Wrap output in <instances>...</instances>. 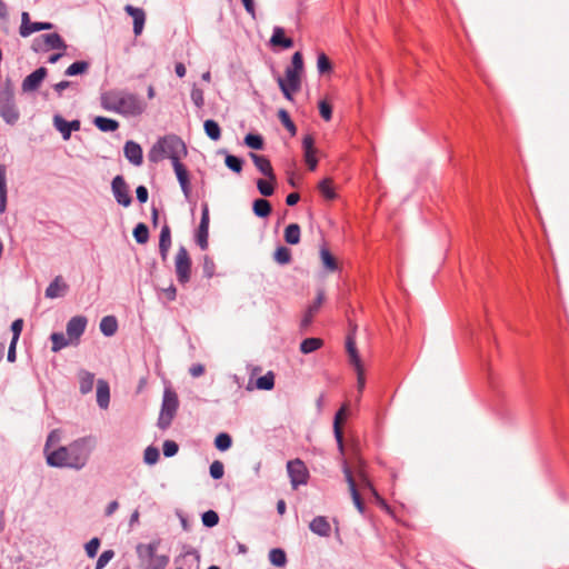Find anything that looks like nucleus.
Segmentation results:
<instances>
[{"instance_id":"f257e3e1","label":"nucleus","mask_w":569,"mask_h":569,"mask_svg":"<svg viewBox=\"0 0 569 569\" xmlns=\"http://www.w3.org/2000/svg\"><path fill=\"white\" fill-rule=\"evenodd\" d=\"M96 443L94 437L86 436L71 441L67 446H59L51 452H47V465L53 468L81 470L89 462Z\"/></svg>"},{"instance_id":"f03ea898","label":"nucleus","mask_w":569,"mask_h":569,"mask_svg":"<svg viewBox=\"0 0 569 569\" xmlns=\"http://www.w3.org/2000/svg\"><path fill=\"white\" fill-rule=\"evenodd\" d=\"M159 545V541L137 545L136 552L140 569H166L169 563V556L157 555Z\"/></svg>"},{"instance_id":"7ed1b4c3","label":"nucleus","mask_w":569,"mask_h":569,"mask_svg":"<svg viewBox=\"0 0 569 569\" xmlns=\"http://www.w3.org/2000/svg\"><path fill=\"white\" fill-rule=\"evenodd\" d=\"M0 117L10 126H14L20 118V111L14 100V87L9 78L0 87Z\"/></svg>"},{"instance_id":"20e7f679","label":"nucleus","mask_w":569,"mask_h":569,"mask_svg":"<svg viewBox=\"0 0 569 569\" xmlns=\"http://www.w3.org/2000/svg\"><path fill=\"white\" fill-rule=\"evenodd\" d=\"M179 407L178 395L171 388H166L163 391L161 409L158 418L157 426L161 430L170 427Z\"/></svg>"},{"instance_id":"39448f33","label":"nucleus","mask_w":569,"mask_h":569,"mask_svg":"<svg viewBox=\"0 0 569 569\" xmlns=\"http://www.w3.org/2000/svg\"><path fill=\"white\" fill-rule=\"evenodd\" d=\"M146 103L136 93L121 91L116 113L124 117H137L143 113Z\"/></svg>"},{"instance_id":"423d86ee","label":"nucleus","mask_w":569,"mask_h":569,"mask_svg":"<svg viewBox=\"0 0 569 569\" xmlns=\"http://www.w3.org/2000/svg\"><path fill=\"white\" fill-rule=\"evenodd\" d=\"M191 266L192 261L188 250L186 247L180 246L174 258L176 276L180 284H186L190 281Z\"/></svg>"},{"instance_id":"0eeeda50","label":"nucleus","mask_w":569,"mask_h":569,"mask_svg":"<svg viewBox=\"0 0 569 569\" xmlns=\"http://www.w3.org/2000/svg\"><path fill=\"white\" fill-rule=\"evenodd\" d=\"M31 48L36 52H46L49 50H66L67 44L59 33L53 32L34 38Z\"/></svg>"},{"instance_id":"6e6552de","label":"nucleus","mask_w":569,"mask_h":569,"mask_svg":"<svg viewBox=\"0 0 569 569\" xmlns=\"http://www.w3.org/2000/svg\"><path fill=\"white\" fill-rule=\"evenodd\" d=\"M287 472L293 489L307 485L310 478L306 463L299 458L287 462Z\"/></svg>"},{"instance_id":"1a4fd4ad","label":"nucleus","mask_w":569,"mask_h":569,"mask_svg":"<svg viewBox=\"0 0 569 569\" xmlns=\"http://www.w3.org/2000/svg\"><path fill=\"white\" fill-rule=\"evenodd\" d=\"M162 141H166V156L171 160L172 166H174V159H177V161H180L182 157L187 156L188 150L186 143L180 137L176 134H170L162 137Z\"/></svg>"},{"instance_id":"9d476101","label":"nucleus","mask_w":569,"mask_h":569,"mask_svg":"<svg viewBox=\"0 0 569 569\" xmlns=\"http://www.w3.org/2000/svg\"><path fill=\"white\" fill-rule=\"evenodd\" d=\"M111 190L116 201L120 206L129 207L132 203L129 187L122 176L118 174L112 179Z\"/></svg>"},{"instance_id":"9b49d317","label":"nucleus","mask_w":569,"mask_h":569,"mask_svg":"<svg viewBox=\"0 0 569 569\" xmlns=\"http://www.w3.org/2000/svg\"><path fill=\"white\" fill-rule=\"evenodd\" d=\"M209 221H210L209 207H208V203H203L202 210H201L200 223H199V227H198V230L196 233V241L202 250L208 249V246H209V242H208Z\"/></svg>"},{"instance_id":"f8f14e48","label":"nucleus","mask_w":569,"mask_h":569,"mask_svg":"<svg viewBox=\"0 0 569 569\" xmlns=\"http://www.w3.org/2000/svg\"><path fill=\"white\" fill-rule=\"evenodd\" d=\"M88 319L84 316H74L67 323V335L73 345H78L81 336L84 333Z\"/></svg>"},{"instance_id":"ddd939ff","label":"nucleus","mask_w":569,"mask_h":569,"mask_svg":"<svg viewBox=\"0 0 569 569\" xmlns=\"http://www.w3.org/2000/svg\"><path fill=\"white\" fill-rule=\"evenodd\" d=\"M342 471H343L346 481L349 486L351 498H352V501H353L356 508L358 509V511L360 513H365V509H366L365 503H363L361 496L357 489V483L352 476V471L346 460H343V462H342Z\"/></svg>"},{"instance_id":"4468645a","label":"nucleus","mask_w":569,"mask_h":569,"mask_svg":"<svg viewBox=\"0 0 569 569\" xmlns=\"http://www.w3.org/2000/svg\"><path fill=\"white\" fill-rule=\"evenodd\" d=\"M47 76L48 69L46 67H40L36 69L33 72H31L23 79L21 83L22 92L27 93L37 91Z\"/></svg>"},{"instance_id":"2eb2a0df","label":"nucleus","mask_w":569,"mask_h":569,"mask_svg":"<svg viewBox=\"0 0 569 569\" xmlns=\"http://www.w3.org/2000/svg\"><path fill=\"white\" fill-rule=\"evenodd\" d=\"M52 28L53 24L51 22H31L30 16L26 11L21 14V26L19 33L23 38L31 36L33 32L50 30Z\"/></svg>"},{"instance_id":"dca6fc26","label":"nucleus","mask_w":569,"mask_h":569,"mask_svg":"<svg viewBox=\"0 0 569 569\" xmlns=\"http://www.w3.org/2000/svg\"><path fill=\"white\" fill-rule=\"evenodd\" d=\"M80 124L79 120L67 121L60 114L53 117V126L61 133L63 140H69L72 131L80 130Z\"/></svg>"},{"instance_id":"f3484780","label":"nucleus","mask_w":569,"mask_h":569,"mask_svg":"<svg viewBox=\"0 0 569 569\" xmlns=\"http://www.w3.org/2000/svg\"><path fill=\"white\" fill-rule=\"evenodd\" d=\"M347 416V408L341 407L335 415L333 419V433L337 441L338 449L341 455L345 453V443H343V432H342V422Z\"/></svg>"},{"instance_id":"a211bd4d","label":"nucleus","mask_w":569,"mask_h":569,"mask_svg":"<svg viewBox=\"0 0 569 569\" xmlns=\"http://www.w3.org/2000/svg\"><path fill=\"white\" fill-rule=\"evenodd\" d=\"M123 153L127 160L133 166H141L143 162L142 148L133 140H128L123 147Z\"/></svg>"},{"instance_id":"6ab92c4d","label":"nucleus","mask_w":569,"mask_h":569,"mask_svg":"<svg viewBox=\"0 0 569 569\" xmlns=\"http://www.w3.org/2000/svg\"><path fill=\"white\" fill-rule=\"evenodd\" d=\"M172 167L176 172L183 196L186 197V199H189L191 194V186L187 168L184 167V164L181 163V161H177V159H174V166Z\"/></svg>"},{"instance_id":"aec40b11","label":"nucleus","mask_w":569,"mask_h":569,"mask_svg":"<svg viewBox=\"0 0 569 569\" xmlns=\"http://www.w3.org/2000/svg\"><path fill=\"white\" fill-rule=\"evenodd\" d=\"M346 350L350 365H352L353 368H360L362 362L356 345V327L347 335Z\"/></svg>"},{"instance_id":"412c9836","label":"nucleus","mask_w":569,"mask_h":569,"mask_svg":"<svg viewBox=\"0 0 569 569\" xmlns=\"http://www.w3.org/2000/svg\"><path fill=\"white\" fill-rule=\"evenodd\" d=\"M124 11L128 16L133 19V33L134 36H140L144 28L146 23V12L143 9L133 7L131 4H127L124 7Z\"/></svg>"},{"instance_id":"4be33fe9","label":"nucleus","mask_w":569,"mask_h":569,"mask_svg":"<svg viewBox=\"0 0 569 569\" xmlns=\"http://www.w3.org/2000/svg\"><path fill=\"white\" fill-rule=\"evenodd\" d=\"M252 162L254 163L256 168L269 180L276 181V174L273 172V168L271 166L270 160L261 154L250 152L249 153Z\"/></svg>"},{"instance_id":"5701e85b","label":"nucleus","mask_w":569,"mask_h":569,"mask_svg":"<svg viewBox=\"0 0 569 569\" xmlns=\"http://www.w3.org/2000/svg\"><path fill=\"white\" fill-rule=\"evenodd\" d=\"M176 562L180 563L183 569H199L200 555L197 550L189 549L176 558Z\"/></svg>"},{"instance_id":"b1692460","label":"nucleus","mask_w":569,"mask_h":569,"mask_svg":"<svg viewBox=\"0 0 569 569\" xmlns=\"http://www.w3.org/2000/svg\"><path fill=\"white\" fill-rule=\"evenodd\" d=\"M269 43L272 47H280L282 49H290L293 47V40L286 37L284 29L279 26L273 28Z\"/></svg>"},{"instance_id":"393cba45","label":"nucleus","mask_w":569,"mask_h":569,"mask_svg":"<svg viewBox=\"0 0 569 569\" xmlns=\"http://www.w3.org/2000/svg\"><path fill=\"white\" fill-rule=\"evenodd\" d=\"M69 289V286L63 281L61 276H57L47 287L46 297L56 299L62 297Z\"/></svg>"},{"instance_id":"a878e982","label":"nucleus","mask_w":569,"mask_h":569,"mask_svg":"<svg viewBox=\"0 0 569 569\" xmlns=\"http://www.w3.org/2000/svg\"><path fill=\"white\" fill-rule=\"evenodd\" d=\"M309 529L320 537H329L331 532V526L325 516L315 517L309 523Z\"/></svg>"},{"instance_id":"bb28decb","label":"nucleus","mask_w":569,"mask_h":569,"mask_svg":"<svg viewBox=\"0 0 569 569\" xmlns=\"http://www.w3.org/2000/svg\"><path fill=\"white\" fill-rule=\"evenodd\" d=\"M170 247H171V229H170L169 224L166 222L162 226L160 236H159V252H160L161 259L163 261L167 260Z\"/></svg>"},{"instance_id":"cd10ccee","label":"nucleus","mask_w":569,"mask_h":569,"mask_svg":"<svg viewBox=\"0 0 569 569\" xmlns=\"http://www.w3.org/2000/svg\"><path fill=\"white\" fill-rule=\"evenodd\" d=\"M323 292L319 291L315 301L308 307L307 311L305 312L303 318L301 320V327L306 328L312 322L313 316L319 311L323 302Z\"/></svg>"},{"instance_id":"c85d7f7f","label":"nucleus","mask_w":569,"mask_h":569,"mask_svg":"<svg viewBox=\"0 0 569 569\" xmlns=\"http://www.w3.org/2000/svg\"><path fill=\"white\" fill-rule=\"evenodd\" d=\"M121 91L118 90H110L101 93L100 96V103L101 107L107 111L116 112L117 110V102L120 98Z\"/></svg>"},{"instance_id":"c756f323","label":"nucleus","mask_w":569,"mask_h":569,"mask_svg":"<svg viewBox=\"0 0 569 569\" xmlns=\"http://www.w3.org/2000/svg\"><path fill=\"white\" fill-rule=\"evenodd\" d=\"M110 402V388L106 380H98L97 403L101 409H107Z\"/></svg>"},{"instance_id":"7c9ffc66","label":"nucleus","mask_w":569,"mask_h":569,"mask_svg":"<svg viewBox=\"0 0 569 569\" xmlns=\"http://www.w3.org/2000/svg\"><path fill=\"white\" fill-rule=\"evenodd\" d=\"M167 153L166 141H162V138H159L157 142L151 147L148 152V160L152 163H158L161 161Z\"/></svg>"},{"instance_id":"2f4dec72","label":"nucleus","mask_w":569,"mask_h":569,"mask_svg":"<svg viewBox=\"0 0 569 569\" xmlns=\"http://www.w3.org/2000/svg\"><path fill=\"white\" fill-rule=\"evenodd\" d=\"M220 153L224 154V164L234 173H241L243 169V159L233 154H230L227 150H220Z\"/></svg>"},{"instance_id":"473e14b6","label":"nucleus","mask_w":569,"mask_h":569,"mask_svg":"<svg viewBox=\"0 0 569 569\" xmlns=\"http://www.w3.org/2000/svg\"><path fill=\"white\" fill-rule=\"evenodd\" d=\"M93 124L102 132H113L118 130L119 122L114 119L98 116L93 119Z\"/></svg>"},{"instance_id":"72a5a7b5","label":"nucleus","mask_w":569,"mask_h":569,"mask_svg":"<svg viewBox=\"0 0 569 569\" xmlns=\"http://www.w3.org/2000/svg\"><path fill=\"white\" fill-rule=\"evenodd\" d=\"M99 327L106 337H112L118 330V320L114 316H104Z\"/></svg>"},{"instance_id":"f704fd0d","label":"nucleus","mask_w":569,"mask_h":569,"mask_svg":"<svg viewBox=\"0 0 569 569\" xmlns=\"http://www.w3.org/2000/svg\"><path fill=\"white\" fill-rule=\"evenodd\" d=\"M253 213L259 218H267L271 211V203L263 198L256 199L252 203Z\"/></svg>"},{"instance_id":"c9c22d12","label":"nucleus","mask_w":569,"mask_h":569,"mask_svg":"<svg viewBox=\"0 0 569 569\" xmlns=\"http://www.w3.org/2000/svg\"><path fill=\"white\" fill-rule=\"evenodd\" d=\"M94 383V375L82 370L79 375V389L82 395H87L92 391Z\"/></svg>"},{"instance_id":"e433bc0d","label":"nucleus","mask_w":569,"mask_h":569,"mask_svg":"<svg viewBox=\"0 0 569 569\" xmlns=\"http://www.w3.org/2000/svg\"><path fill=\"white\" fill-rule=\"evenodd\" d=\"M301 230L298 223H290L284 229V241L289 244H298L300 242Z\"/></svg>"},{"instance_id":"4c0bfd02","label":"nucleus","mask_w":569,"mask_h":569,"mask_svg":"<svg viewBox=\"0 0 569 569\" xmlns=\"http://www.w3.org/2000/svg\"><path fill=\"white\" fill-rule=\"evenodd\" d=\"M323 345V340L320 338H306L300 343V351L305 355L311 353L320 349Z\"/></svg>"},{"instance_id":"58836bf2","label":"nucleus","mask_w":569,"mask_h":569,"mask_svg":"<svg viewBox=\"0 0 569 569\" xmlns=\"http://www.w3.org/2000/svg\"><path fill=\"white\" fill-rule=\"evenodd\" d=\"M203 129L208 138L218 141L221 138V128L216 120L208 119L203 122Z\"/></svg>"},{"instance_id":"ea45409f","label":"nucleus","mask_w":569,"mask_h":569,"mask_svg":"<svg viewBox=\"0 0 569 569\" xmlns=\"http://www.w3.org/2000/svg\"><path fill=\"white\" fill-rule=\"evenodd\" d=\"M320 258L323 267L330 271L335 272L338 270V262L332 253L325 247L320 249Z\"/></svg>"},{"instance_id":"a19ab883","label":"nucleus","mask_w":569,"mask_h":569,"mask_svg":"<svg viewBox=\"0 0 569 569\" xmlns=\"http://www.w3.org/2000/svg\"><path fill=\"white\" fill-rule=\"evenodd\" d=\"M90 68V63L84 60H79L71 63L64 71V74L68 77H74L79 74L86 73Z\"/></svg>"},{"instance_id":"79ce46f5","label":"nucleus","mask_w":569,"mask_h":569,"mask_svg":"<svg viewBox=\"0 0 569 569\" xmlns=\"http://www.w3.org/2000/svg\"><path fill=\"white\" fill-rule=\"evenodd\" d=\"M7 208V176L6 168L0 166V213Z\"/></svg>"},{"instance_id":"37998d69","label":"nucleus","mask_w":569,"mask_h":569,"mask_svg":"<svg viewBox=\"0 0 569 569\" xmlns=\"http://www.w3.org/2000/svg\"><path fill=\"white\" fill-rule=\"evenodd\" d=\"M318 190L327 200H333L337 198V193L332 187V180L325 178L318 183Z\"/></svg>"},{"instance_id":"c03bdc74","label":"nucleus","mask_w":569,"mask_h":569,"mask_svg":"<svg viewBox=\"0 0 569 569\" xmlns=\"http://www.w3.org/2000/svg\"><path fill=\"white\" fill-rule=\"evenodd\" d=\"M269 561L276 567H284L287 565V555L281 548H273L269 551Z\"/></svg>"},{"instance_id":"a18cd8bd","label":"nucleus","mask_w":569,"mask_h":569,"mask_svg":"<svg viewBox=\"0 0 569 569\" xmlns=\"http://www.w3.org/2000/svg\"><path fill=\"white\" fill-rule=\"evenodd\" d=\"M50 339L52 341L51 350L53 352H58L61 349L68 347L70 343H72L70 341L69 337L66 338V336L62 332H53V333H51Z\"/></svg>"},{"instance_id":"49530a36","label":"nucleus","mask_w":569,"mask_h":569,"mask_svg":"<svg viewBox=\"0 0 569 569\" xmlns=\"http://www.w3.org/2000/svg\"><path fill=\"white\" fill-rule=\"evenodd\" d=\"M132 234H133V238L137 241V243L144 244L149 240V228L146 223L139 222L133 228Z\"/></svg>"},{"instance_id":"de8ad7c7","label":"nucleus","mask_w":569,"mask_h":569,"mask_svg":"<svg viewBox=\"0 0 569 569\" xmlns=\"http://www.w3.org/2000/svg\"><path fill=\"white\" fill-rule=\"evenodd\" d=\"M273 259L277 263L281 266L290 263L292 260L290 249L284 246L278 247L273 253Z\"/></svg>"},{"instance_id":"09e8293b","label":"nucleus","mask_w":569,"mask_h":569,"mask_svg":"<svg viewBox=\"0 0 569 569\" xmlns=\"http://www.w3.org/2000/svg\"><path fill=\"white\" fill-rule=\"evenodd\" d=\"M244 144L253 150H262L264 147V141L261 134L259 133H248L243 139Z\"/></svg>"},{"instance_id":"8fccbe9b","label":"nucleus","mask_w":569,"mask_h":569,"mask_svg":"<svg viewBox=\"0 0 569 569\" xmlns=\"http://www.w3.org/2000/svg\"><path fill=\"white\" fill-rule=\"evenodd\" d=\"M256 387L259 390H271L274 387V375L272 371H268L264 376H261L256 381Z\"/></svg>"},{"instance_id":"3c124183","label":"nucleus","mask_w":569,"mask_h":569,"mask_svg":"<svg viewBox=\"0 0 569 569\" xmlns=\"http://www.w3.org/2000/svg\"><path fill=\"white\" fill-rule=\"evenodd\" d=\"M278 119L282 123V126L290 132V134L293 137L297 133V127L295 122L291 120L290 114L287 110L280 109L278 111Z\"/></svg>"},{"instance_id":"603ef678","label":"nucleus","mask_w":569,"mask_h":569,"mask_svg":"<svg viewBox=\"0 0 569 569\" xmlns=\"http://www.w3.org/2000/svg\"><path fill=\"white\" fill-rule=\"evenodd\" d=\"M317 69L320 74L328 73L332 70V63L325 52H320L317 57Z\"/></svg>"},{"instance_id":"864d4df0","label":"nucleus","mask_w":569,"mask_h":569,"mask_svg":"<svg viewBox=\"0 0 569 569\" xmlns=\"http://www.w3.org/2000/svg\"><path fill=\"white\" fill-rule=\"evenodd\" d=\"M214 446L220 451H226L232 446V438L227 432L219 433L214 439Z\"/></svg>"},{"instance_id":"5fc2aeb1","label":"nucleus","mask_w":569,"mask_h":569,"mask_svg":"<svg viewBox=\"0 0 569 569\" xmlns=\"http://www.w3.org/2000/svg\"><path fill=\"white\" fill-rule=\"evenodd\" d=\"M159 449L154 446H148L143 452V461L149 466L156 465L159 460Z\"/></svg>"},{"instance_id":"6e6d98bb","label":"nucleus","mask_w":569,"mask_h":569,"mask_svg":"<svg viewBox=\"0 0 569 569\" xmlns=\"http://www.w3.org/2000/svg\"><path fill=\"white\" fill-rule=\"evenodd\" d=\"M286 79L288 86H290L291 90H299L300 89V72L295 70H287L286 69Z\"/></svg>"},{"instance_id":"4d7b16f0","label":"nucleus","mask_w":569,"mask_h":569,"mask_svg":"<svg viewBox=\"0 0 569 569\" xmlns=\"http://www.w3.org/2000/svg\"><path fill=\"white\" fill-rule=\"evenodd\" d=\"M273 182L274 181H267V180H263V179H259L257 181V188L259 190V192L263 196V197H270L273 194L274 192V186H273Z\"/></svg>"},{"instance_id":"13d9d810","label":"nucleus","mask_w":569,"mask_h":569,"mask_svg":"<svg viewBox=\"0 0 569 569\" xmlns=\"http://www.w3.org/2000/svg\"><path fill=\"white\" fill-rule=\"evenodd\" d=\"M201 520L204 527L212 528L218 525L219 516L214 510H208L202 513Z\"/></svg>"},{"instance_id":"bf43d9fd","label":"nucleus","mask_w":569,"mask_h":569,"mask_svg":"<svg viewBox=\"0 0 569 569\" xmlns=\"http://www.w3.org/2000/svg\"><path fill=\"white\" fill-rule=\"evenodd\" d=\"M202 271H203V277L207 279H210L214 276L216 263L212 260V258H210L209 256L203 257Z\"/></svg>"},{"instance_id":"052dcab7","label":"nucleus","mask_w":569,"mask_h":569,"mask_svg":"<svg viewBox=\"0 0 569 569\" xmlns=\"http://www.w3.org/2000/svg\"><path fill=\"white\" fill-rule=\"evenodd\" d=\"M318 109L321 118L325 121H330L332 118V106L327 100H320L318 103Z\"/></svg>"},{"instance_id":"680f3d73","label":"nucleus","mask_w":569,"mask_h":569,"mask_svg":"<svg viewBox=\"0 0 569 569\" xmlns=\"http://www.w3.org/2000/svg\"><path fill=\"white\" fill-rule=\"evenodd\" d=\"M209 472L212 479H221L224 475L223 463L219 460H214L209 467Z\"/></svg>"},{"instance_id":"e2e57ef3","label":"nucleus","mask_w":569,"mask_h":569,"mask_svg":"<svg viewBox=\"0 0 569 569\" xmlns=\"http://www.w3.org/2000/svg\"><path fill=\"white\" fill-rule=\"evenodd\" d=\"M114 557L112 549L104 550L98 558L94 569H103Z\"/></svg>"},{"instance_id":"0e129e2a","label":"nucleus","mask_w":569,"mask_h":569,"mask_svg":"<svg viewBox=\"0 0 569 569\" xmlns=\"http://www.w3.org/2000/svg\"><path fill=\"white\" fill-rule=\"evenodd\" d=\"M191 100L194 106L201 109L204 106V96L202 89L193 86L190 93Z\"/></svg>"},{"instance_id":"69168bd1","label":"nucleus","mask_w":569,"mask_h":569,"mask_svg":"<svg viewBox=\"0 0 569 569\" xmlns=\"http://www.w3.org/2000/svg\"><path fill=\"white\" fill-rule=\"evenodd\" d=\"M100 543H101V541L97 537L92 538L91 540H89L86 543L84 549H86V553L89 558H94L97 556Z\"/></svg>"},{"instance_id":"338daca9","label":"nucleus","mask_w":569,"mask_h":569,"mask_svg":"<svg viewBox=\"0 0 569 569\" xmlns=\"http://www.w3.org/2000/svg\"><path fill=\"white\" fill-rule=\"evenodd\" d=\"M179 446L173 440H166L162 446L164 457L171 458L178 453Z\"/></svg>"},{"instance_id":"774afa93","label":"nucleus","mask_w":569,"mask_h":569,"mask_svg":"<svg viewBox=\"0 0 569 569\" xmlns=\"http://www.w3.org/2000/svg\"><path fill=\"white\" fill-rule=\"evenodd\" d=\"M303 69V58L301 52L297 51L291 58V66L287 67V70H295L301 72Z\"/></svg>"}]
</instances>
